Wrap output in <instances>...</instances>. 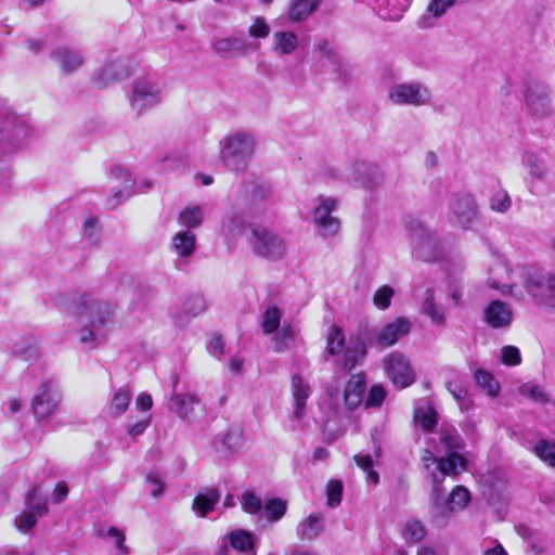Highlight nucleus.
I'll list each match as a JSON object with an SVG mask.
<instances>
[{"label":"nucleus","mask_w":555,"mask_h":555,"mask_svg":"<svg viewBox=\"0 0 555 555\" xmlns=\"http://www.w3.org/2000/svg\"><path fill=\"white\" fill-rule=\"evenodd\" d=\"M436 246L435 237L426 229H420L414 234L413 253L425 261L435 259L434 248Z\"/></svg>","instance_id":"nucleus-26"},{"label":"nucleus","mask_w":555,"mask_h":555,"mask_svg":"<svg viewBox=\"0 0 555 555\" xmlns=\"http://www.w3.org/2000/svg\"><path fill=\"white\" fill-rule=\"evenodd\" d=\"M386 392L380 386H373L365 401L366 406H379L384 401Z\"/></svg>","instance_id":"nucleus-60"},{"label":"nucleus","mask_w":555,"mask_h":555,"mask_svg":"<svg viewBox=\"0 0 555 555\" xmlns=\"http://www.w3.org/2000/svg\"><path fill=\"white\" fill-rule=\"evenodd\" d=\"M27 511L34 513L38 517L48 512L47 501L40 496L38 490L33 488L26 496Z\"/></svg>","instance_id":"nucleus-43"},{"label":"nucleus","mask_w":555,"mask_h":555,"mask_svg":"<svg viewBox=\"0 0 555 555\" xmlns=\"http://www.w3.org/2000/svg\"><path fill=\"white\" fill-rule=\"evenodd\" d=\"M293 396V416L295 420H302L306 415V403L311 395V387L308 383L304 382L299 375H294L291 383Z\"/></svg>","instance_id":"nucleus-21"},{"label":"nucleus","mask_w":555,"mask_h":555,"mask_svg":"<svg viewBox=\"0 0 555 555\" xmlns=\"http://www.w3.org/2000/svg\"><path fill=\"white\" fill-rule=\"evenodd\" d=\"M282 320V311L276 306H269L261 318V330L263 334L271 335L275 333Z\"/></svg>","instance_id":"nucleus-33"},{"label":"nucleus","mask_w":555,"mask_h":555,"mask_svg":"<svg viewBox=\"0 0 555 555\" xmlns=\"http://www.w3.org/2000/svg\"><path fill=\"white\" fill-rule=\"evenodd\" d=\"M82 236L93 245H96L100 240L99 221L95 218H88L82 228Z\"/></svg>","instance_id":"nucleus-53"},{"label":"nucleus","mask_w":555,"mask_h":555,"mask_svg":"<svg viewBox=\"0 0 555 555\" xmlns=\"http://www.w3.org/2000/svg\"><path fill=\"white\" fill-rule=\"evenodd\" d=\"M37 515L31 512L24 511L15 517L16 528L22 532H28L37 522Z\"/></svg>","instance_id":"nucleus-58"},{"label":"nucleus","mask_w":555,"mask_h":555,"mask_svg":"<svg viewBox=\"0 0 555 555\" xmlns=\"http://www.w3.org/2000/svg\"><path fill=\"white\" fill-rule=\"evenodd\" d=\"M485 322L492 328L507 327L513 321V311L508 304L491 301L483 311Z\"/></svg>","instance_id":"nucleus-19"},{"label":"nucleus","mask_w":555,"mask_h":555,"mask_svg":"<svg viewBox=\"0 0 555 555\" xmlns=\"http://www.w3.org/2000/svg\"><path fill=\"white\" fill-rule=\"evenodd\" d=\"M321 0H293L288 9V17L293 22L307 18L317 8Z\"/></svg>","instance_id":"nucleus-30"},{"label":"nucleus","mask_w":555,"mask_h":555,"mask_svg":"<svg viewBox=\"0 0 555 555\" xmlns=\"http://www.w3.org/2000/svg\"><path fill=\"white\" fill-rule=\"evenodd\" d=\"M460 1L461 0H430L427 12L431 17L439 18Z\"/></svg>","instance_id":"nucleus-50"},{"label":"nucleus","mask_w":555,"mask_h":555,"mask_svg":"<svg viewBox=\"0 0 555 555\" xmlns=\"http://www.w3.org/2000/svg\"><path fill=\"white\" fill-rule=\"evenodd\" d=\"M522 164L528 169L529 175L537 180H544L547 173L544 162L535 154L527 152L522 155Z\"/></svg>","instance_id":"nucleus-34"},{"label":"nucleus","mask_w":555,"mask_h":555,"mask_svg":"<svg viewBox=\"0 0 555 555\" xmlns=\"http://www.w3.org/2000/svg\"><path fill=\"white\" fill-rule=\"evenodd\" d=\"M412 0H385L386 17L392 21L400 20L410 7Z\"/></svg>","instance_id":"nucleus-47"},{"label":"nucleus","mask_w":555,"mask_h":555,"mask_svg":"<svg viewBox=\"0 0 555 555\" xmlns=\"http://www.w3.org/2000/svg\"><path fill=\"white\" fill-rule=\"evenodd\" d=\"M365 356V346L362 341L357 343L353 349H347L344 353V367L351 371L357 363Z\"/></svg>","instance_id":"nucleus-46"},{"label":"nucleus","mask_w":555,"mask_h":555,"mask_svg":"<svg viewBox=\"0 0 555 555\" xmlns=\"http://www.w3.org/2000/svg\"><path fill=\"white\" fill-rule=\"evenodd\" d=\"M131 74V67L126 57H109L99 68L93 82L99 88H106L119 82Z\"/></svg>","instance_id":"nucleus-13"},{"label":"nucleus","mask_w":555,"mask_h":555,"mask_svg":"<svg viewBox=\"0 0 555 555\" xmlns=\"http://www.w3.org/2000/svg\"><path fill=\"white\" fill-rule=\"evenodd\" d=\"M364 390V379L360 375L351 376L344 391V399L348 409H357L362 403Z\"/></svg>","instance_id":"nucleus-28"},{"label":"nucleus","mask_w":555,"mask_h":555,"mask_svg":"<svg viewBox=\"0 0 555 555\" xmlns=\"http://www.w3.org/2000/svg\"><path fill=\"white\" fill-rule=\"evenodd\" d=\"M422 462L431 478L433 486L443 483L447 476L456 477L466 469L467 463L466 459L460 453L437 457L429 450L423 452Z\"/></svg>","instance_id":"nucleus-7"},{"label":"nucleus","mask_w":555,"mask_h":555,"mask_svg":"<svg viewBox=\"0 0 555 555\" xmlns=\"http://www.w3.org/2000/svg\"><path fill=\"white\" fill-rule=\"evenodd\" d=\"M294 332L289 324H284L282 328L275 332L273 337L274 350L282 352L288 348L289 343L293 340Z\"/></svg>","instance_id":"nucleus-45"},{"label":"nucleus","mask_w":555,"mask_h":555,"mask_svg":"<svg viewBox=\"0 0 555 555\" xmlns=\"http://www.w3.org/2000/svg\"><path fill=\"white\" fill-rule=\"evenodd\" d=\"M248 243L256 256L270 261L283 258L287 250L285 241L278 233L259 225L250 228Z\"/></svg>","instance_id":"nucleus-6"},{"label":"nucleus","mask_w":555,"mask_h":555,"mask_svg":"<svg viewBox=\"0 0 555 555\" xmlns=\"http://www.w3.org/2000/svg\"><path fill=\"white\" fill-rule=\"evenodd\" d=\"M338 202L334 197L319 196L312 212L313 223L323 238L336 235L340 229L339 219L334 216Z\"/></svg>","instance_id":"nucleus-9"},{"label":"nucleus","mask_w":555,"mask_h":555,"mask_svg":"<svg viewBox=\"0 0 555 555\" xmlns=\"http://www.w3.org/2000/svg\"><path fill=\"white\" fill-rule=\"evenodd\" d=\"M383 364L386 375L396 387L405 388L414 383V371L403 353L390 352L384 358Z\"/></svg>","instance_id":"nucleus-11"},{"label":"nucleus","mask_w":555,"mask_h":555,"mask_svg":"<svg viewBox=\"0 0 555 555\" xmlns=\"http://www.w3.org/2000/svg\"><path fill=\"white\" fill-rule=\"evenodd\" d=\"M146 482L151 486L150 492L152 496L159 498L163 494L164 483L156 474L150 473L146 476Z\"/></svg>","instance_id":"nucleus-61"},{"label":"nucleus","mask_w":555,"mask_h":555,"mask_svg":"<svg viewBox=\"0 0 555 555\" xmlns=\"http://www.w3.org/2000/svg\"><path fill=\"white\" fill-rule=\"evenodd\" d=\"M447 388L457 402H461L466 398L467 390L461 383L448 382Z\"/></svg>","instance_id":"nucleus-64"},{"label":"nucleus","mask_w":555,"mask_h":555,"mask_svg":"<svg viewBox=\"0 0 555 555\" xmlns=\"http://www.w3.org/2000/svg\"><path fill=\"white\" fill-rule=\"evenodd\" d=\"M257 149L256 135L248 130H233L219 141V157L230 171L243 172L247 169Z\"/></svg>","instance_id":"nucleus-2"},{"label":"nucleus","mask_w":555,"mask_h":555,"mask_svg":"<svg viewBox=\"0 0 555 555\" xmlns=\"http://www.w3.org/2000/svg\"><path fill=\"white\" fill-rule=\"evenodd\" d=\"M243 192L246 205L251 212H258L271 195V188L266 182L245 181Z\"/></svg>","instance_id":"nucleus-20"},{"label":"nucleus","mask_w":555,"mask_h":555,"mask_svg":"<svg viewBox=\"0 0 555 555\" xmlns=\"http://www.w3.org/2000/svg\"><path fill=\"white\" fill-rule=\"evenodd\" d=\"M520 276L524 288L534 304L555 311V273L524 268Z\"/></svg>","instance_id":"nucleus-3"},{"label":"nucleus","mask_w":555,"mask_h":555,"mask_svg":"<svg viewBox=\"0 0 555 555\" xmlns=\"http://www.w3.org/2000/svg\"><path fill=\"white\" fill-rule=\"evenodd\" d=\"M347 179L357 186L373 189L383 183L384 173L376 164L356 160L348 171Z\"/></svg>","instance_id":"nucleus-14"},{"label":"nucleus","mask_w":555,"mask_h":555,"mask_svg":"<svg viewBox=\"0 0 555 555\" xmlns=\"http://www.w3.org/2000/svg\"><path fill=\"white\" fill-rule=\"evenodd\" d=\"M198 403L199 400L194 395H181L173 392L169 399L168 408L180 418L194 421V406Z\"/></svg>","instance_id":"nucleus-23"},{"label":"nucleus","mask_w":555,"mask_h":555,"mask_svg":"<svg viewBox=\"0 0 555 555\" xmlns=\"http://www.w3.org/2000/svg\"><path fill=\"white\" fill-rule=\"evenodd\" d=\"M389 100L397 105L422 106L431 100L429 89L422 83H397L389 89Z\"/></svg>","instance_id":"nucleus-10"},{"label":"nucleus","mask_w":555,"mask_h":555,"mask_svg":"<svg viewBox=\"0 0 555 555\" xmlns=\"http://www.w3.org/2000/svg\"><path fill=\"white\" fill-rule=\"evenodd\" d=\"M393 294V289L388 285L379 287L373 297L374 305L382 310L387 309L390 306Z\"/></svg>","instance_id":"nucleus-54"},{"label":"nucleus","mask_w":555,"mask_h":555,"mask_svg":"<svg viewBox=\"0 0 555 555\" xmlns=\"http://www.w3.org/2000/svg\"><path fill=\"white\" fill-rule=\"evenodd\" d=\"M440 443L443 444L448 454L457 453L463 448V440L455 428H446L440 433Z\"/></svg>","instance_id":"nucleus-37"},{"label":"nucleus","mask_w":555,"mask_h":555,"mask_svg":"<svg viewBox=\"0 0 555 555\" xmlns=\"http://www.w3.org/2000/svg\"><path fill=\"white\" fill-rule=\"evenodd\" d=\"M534 453L551 467H555V443L540 440L534 447Z\"/></svg>","instance_id":"nucleus-44"},{"label":"nucleus","mask_w":555,"mask_h":555,"mask_svg":"<svg viewBox=\"0 0 555 555\" xmlns=\"http://www.w3.org/2000/svg\"><path fill=\"white\" fill-rule=\"evenodd\" d=\"M62 392L53 380L43 382L31 400V411L37 421L50 420L60 409Z\"/></svg>","instance_id":"nucleus-8"},{"label":"nucleus","mask_w":555,"mask_h":555,"mask_svg":"<svg viewBox=\"0 0 555 555\" xmlns=\"http://www.w3.org/2000/svg\"><path fill=\"white\" fill-rule=\"evenodd\" d=\"M50 59L57 64L65 75L73 74L82 67L85 55L80 50L60 46L50 52Z\"/></svg>","instance_id":"nucleus-16"},{"label":"nucleus","mask_w":555,"mask_h":555,"mask_svg":"<svg viewBox=\"0 0 555 555\" xmlns=\"http://www.w3.org/2000/svg\"><path fill=\"white\" fill-rule=\"evenodd\" d=\"M470 500V492L463 486H456L444 500L442 483H438L433 486L430 513L437 521L446 522L454 512L467 507Z\"/></svg>","instance_id":"nucleus-4"},{"label":"nucleus","mask_w":555,"mask_h":555,"mask_svg":"<svg viewBox=\"0 0 555 555\" xmlns=\"http://www.w3.org/2000/svg\"><path fill=\"white\" fill-rule=\"evenodd\" d=\"M414 420L424 430L429 431L437 424V414L430 406H421L415 409Z\"/></svg>","instance_id":"nucleus-40"},{"label":"nucleus","mask_w":555,"mask_h":555,"mask_svg":"<svg viewBox=\"0 0 555 555\" xmlns=\"http://www.w3.org/2000/svg\"><path fill=\"white\" fill-rule=\"evenodd\" d=\"M477 217V205L469 193H455L449 203V218L452 222L467 229Z\"/></svg>","instance_id":"nucleus-12"},{"label":"nucleus","mask_w":555,"mask_h":555,"mask_svg":"<svg viewBox=\"0 0 555 555\" xmlns=\"http://www.w3.org/2000/svg\"><path fill=\"white\" fill-rule=\"evenodd\" d=\"M75 313L82 326L79 334L80 343L95 347L100 339V330L113 318V306L107 301L83 294L78 298Z\"/></svg>","instance_id":"nucleus-1"},{"label":"nucleus","mask_w":555,"mask_h":555,"mask_svg":"<svg viewBox=\"0 0 555 555\" xmlns=\"http://www.w3.org/2000/svg\"><path fill=\"white\" fill-rule=\"evenodd\" d=\"M112 175L117 179L122 180V188L118 190L109 199L108 205L111 208H115L121 198H126L131 195L133 189V181L129 178V175L126 170L120 167H116L112 170Z\"/></svg>","instance_id":"nucleus-31"},{"label":"nucleus","mask_w":555,"mask_h":555,"mask_svg":"<svg viewBox=\"0 0 555 555\" xmlns=\"http://www.w3.org/2000/svg\"><path fill=\"white\" fill-rule=\"evenodd\" d=\"M211 50L221 59L229 60L237 55H244L249 50V43L243 34L215 38Z\"/></svg>","instance_id":"nucleus-15"},{"label":"nucleus","mask_w":555,"mask_h":555,"mask_svg":"<svg viewBox=\"0 0 555 555\" xmlns=\"http://www.w3.org/2000/svg\"><path fill=\"white\" fill-rule=\"evenodd\" d=\"M403 537L405 540H410L412 542H418L425 537V528L417 520L409 521L404 526Z\"/></svg>","instance_id":"nucleus-56"},{"label":"nucleus","mask_w":555,"mask_h":555,"mask_svg":"<svg viewBox=\"0 0 555 555\" xmlns=\"http://www.w3.org/2000/svg\"><path fill=\"white\" fill-rule=\"evenodd\" d=\"M475 379L489 396L494 397L499 393L500 385L489 372L481 369L477 370L475 373Z\"/></svg>","instance_id":"nucleus-41"},{"label":"nucleus","mask_w":555,"mask_h":555,"mask_svg":"<svg viewBox=\"0 0 555 555\" xmlns=\"http://www.w3.org/2000/svg\"><path fill=\"white\" fill-rule=\"evenodd\" d=\"M512 270L504 261L498 260L488 272V284L490 287L502 293L512 294L515 283L512 282Z\"/></svg>","instance_id":"nucleus-22"},{"label":"nucleus","mask_w":555,"mask_h":555,"mask_svg":"<svg viewBox=\"0 0 555 555\" xmlns=\"http://www.w3.org/2000/svg\"><path fill=\"white\" fill-rule=\"evenodd\" d=\"M357 465L366 473L367 481L376 485L379 480L378 474L373 470V460L370 454H357L354 455Z\"/></svg>","instance_id":"nucleus-49"},{"label":"nucleus","mask_w":555,"mask_h":555,"mask_svg":"<svg viewBox=\"0 0 555 555\" xmlns=\"http://www.w3.org/2000/svg\"><path fill=\"white\" fill-rule=\"evenodd\" d=\"M327 505L336 507L343 498V483L339 480H330L326 486Z\"/></svg>","instance_id":"nucleus-52"},{"label":"nucleus","mask_w":555,"mask_h":555,"mask_svg":"<svg viewBox=\"0 0 555 555\" xmlns=\"http://www.w3.org/2000/svg\"><path fill=\"white\" fill-rule=\"evenodd\" d=\"M242 509L250 515H257L262 511V500L251 490H245L240 498Z\"/></svg>","instance_id":"nucleus-38"},{"label":"nucleus","mask_w":555,"mask_h":555,"mask_svg":"<svg viewBox=\"0 0 555 555\" xmlns=\"http://www.w3.org/2000/svg\"><path fill=\"white\" fill-rule=\"evenodd\" d=\"M196 248V235L190 230L177 232L171 238V250L181 259L191 257Z\"/></svg>","instance_id":"nucleus-25"},{"label":"nucleus","mask_w":555,"mask_h":555,"mask_svg":"<svg viewBox=\"0 0 555 555\" xmlns=\"http://www.w3.org/2000/svg\"><path fill=\"white\" fill-rule=\"evenodd\" d=\"M501 361L503 364L508 366L520 364L521 356L519 349L515 346L503 347L501 350Z\"/></svg>","instance_id":"nucleus-57"},{"label":"nucleus","mask_w":555,"mask_h":555,"mask_svg":"<svg viewBox=\"0 0 555 555\" xmlns=\"http://www.w3.org/2000/svg\"><path fill=\"white\" fill-rule=\"evenodd\" d=\"M548 88L541 82L530 83L525 93L526 103L530 111L538 116L550 113Z\"/></svg>","instance_id":"nucleus-18"},{"label":"nucleus","mask_w":555,"mask_h":555,"mask_svg":"<svg viewBox=\"0 0 555 555\" xmlns=\"http://www.w3.org/2000/svg\"><path fill=\"white\" fill-rule=\"evenodd\" d=\"M162 86L151 77H138L132 81L128 94L131 111L141 116L158 106L163 101Z\"/></svg>","instance_id":"nucleus-5"},{"label":"nucleus","mask_w":555,"mask_h":555,"mask_svg":"<svg viewBox=\"0 0 555 555\" xmlns=\"http://www.w3.org/2000/svg\"><path fill=\"white\" fill-rule=\"evenodd\" d=\"M248 34L255 39H264L270 34V26L266 18L258 16L254 20V23L248 28Z\"/></svg>","instance_id":"nucleus-55"},{"label":"nucleus","mask_w":555,"mask_h":555,"mask_svg":"<svg viewBox=\"0 0 555 555\" xmlns=\"http://www.w3.org/2000/svg\"><path fill=\"white\" fill-rule=\"evenodd\" d=\"M131 401V392L127 388H120L118 389L111 402V414L114 416L121 415L129 406V403Z\"/></svg>","instance_id":"nucleus-39"},{"label":"nucleus","mask_w":555,"mask_h":555,"mask_svg":"<svg viewBox=\"0 0 555 555\" xmlns=\"http://www.w3.org/2000/svg\"><path fill=\"white\" fill-rule=\"evenodd\" d=\"M230 544L241 552L253 551V535L245 530H235L229 534Z\"/></svg>","instance_id":"nucleus-42"},{"label":"nucleus","mask_w":555,"mask_h":555,"mask_svg":"<svg viewBox=\"0 0 555 555\" xmlns=\"http://www.w3.org/2000/svg\"><path fill=\"white\" fill-rule=\"evenodd\" d=\"M324 530V517L312 513L302 519L296 527V534L301 541H312Z\"/></svg>","instance_id":"nucleus-24"},{"label":"nucleus","mask_w":555,"mask_h":555,"mask_svg":"<svg viewBox=\"0 0 555 555\" xmlns=\"http://www.w3.org/2000/svg\"><path fill=\"white\" fill-rule=\"evenodd\" d=\"M207 349H208L209 353L214 357L219 358L220 356H222L224 352V343H223L221 336H219V335L214 336L209 340V343L207 345Z\"/></svg>","instance_id":"nucleus-63"},{"label":"nucleus","mask_w":555,"mask_h":555,"mask_svg":"<svg viewBox=\"0 0 555 555\" xmlns=\"http://www.w3.org/2000/svg\"><path fill=\"white\" fill-rule=\"evenodd\" d=\"M298 48V37L293 31H275L272 36V50L279 55H289Z\"/></svg>","instance_id":"nucleus-27"},{"label":"nucleus","mask_w":555,"mask_h":555,"mask_svg":"<svg viewBox=\"0 0 555 555\" xmlns=\"http://www.w3.org/2000/svg\"><path fill=\"white\" fill-rule=\"evenodd\" d=\"M345 337L339 327H331L327 335L326 350L330 354H337L344 348Z\"/></svg>","instance_id":"nucleus-48"},{"label":"nucleus","mask_w":555,"mask_h":555,"mask_svg":"<svg viewBox=\"0 0 555 555\" xmlns=\"http://www.w3.org/2000/svg\"><path fill=\"white\" fill-rule=\"evenodd\" d=\"M262 509L264 511L267 515V519L269 521H278L280 520L286 513L287 504L286 501L280 499V498H271L268 499L262 504Z\"/></svg>","instance_id":"nucleus-36"},{"label":"nucleus","mask_w":555,"mask_h":555,"mask_svg":"<svg viewBox=\"0 0 555 555\" xmlns=\"http://www.w3.org/2000/svg\"><path fill=\"white\" fill-rule=\"evenodd\" d=\"M512 206V199L507 191L500 190L490 199V207L498 212H506Z\"/></svg>","instance_id":"nucleus-51"},{"label":"nucleus","mask_w":555,"mask_h":555,"mask_svg":"<svg viewBox=\"0 0 555 555\" xmlns=\"http://www.w3.org/2000/svg\"><path fill=\"white\" fill-rule=\"evenodd\" d=\"M411 331V322L405 318H397L385 324L376 335V344L380 347L393 346Z\"/></svg>","instance_id":"nucleus-17"},{"label":"nucleus","mask_w":555,"mask_h":555,"mask_svg":"<svg viewBox=\"0 0 555 555\" xmlns=\"http://www.w3.org/2000/svg\"><path fill=\"white\" fill-rule=\"evenodd\" d=\"M180 225L188 230L198 228L203 222V210L197 205L186 206L178 216Z\"/></svg>","instance_id":"nucleus-32"},{"label":"nucleus","mask_w":555,"mask_h":555,"mask_svg":"<svg viewBox=\"0 0 555 555\" xmlns=\"http://www.w3.org/2000/svg\"><path fill=\"white\" fill-rule=\"evenodd\" d=\"M424 312L429 317L431 322L438 326H441L446 322L444 312L435 302L434 292L427 289L425 292V299L423 304Z\"/></svg>","instance_id":"nucleus-35"},{"label":"nucleus","mask_w":555,"mask_h":555,"mask_svg":"<svg viewBox=\"0 0 555 555\" xmlns=\"http://www.w3.org/2000/svg\"><path fill=\"white\" fill-rule=\"evenodd\" d=\"M220 500V492L216 488H207L198 493L193 501V509L199 517L211 512Z\"/></svg>","instance_id":"nucleus-29"},{"label":"nucleus","mask_w":555,"mask_h":555,"mask_svg":"<svg viewBox=\"0 0 555 555\" xmlns=\"http://www.w3.org/2000/svg\"><path fill=\"white\" fill-rule=\"evenodd\" d=\"M205 301L202 297L195 296L189 299L185 305V311L192 315H197L205 310Z\"/></svg>","instance_id":"nucleus-62"},{"label":"nucleus","mask_w":555,"mask_h":555,"mask_svg":"<svg viewBox=\"0 0 555 555\" xmlns=\"http://www.w3.org/2000/svg\"><path fill=\"white\" fill-rule=\"evenodd\" d=\"M519 391L522 396L528 397L537 402H545L547 400L543 390L535 384L527 383L524 384Z\"/></svg>","instance_id":"nucleus-59"}]
</instances>
